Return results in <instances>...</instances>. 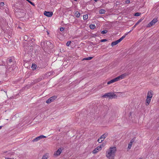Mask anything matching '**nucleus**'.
Here are the masks:
<instances>
[{"label":"nucleus","instance_id":"obj_15","mask_svg":"<svg viewBox=\"0 0 159 159\" xmlns=\"http://www.w3.org/2000/svg\"><path fill=\"white\" fill-rule=\"evenodd\" d=\"M42 77H40L39 78L35 79L34 80H33V82L32 81L31 83L35 84L37 83L40 82L42 80Z\"/></svg>","mask_w":159,"mask_h":159},{"label":"nucleus","instance_id":"obj_29","mask_svg":"<svg viewBox=\"0 0 159 159\" xmlns=\"http://www.w3.org/2000/svg\"><path fill=\"white\" fill-rule=\"evenodd\" d=\"M114 79L115 81V82L118 81L119 80H120V78L119 76H118V77L114 78Z\"/></svg>","mask_w":159,"mask_h":159},{"label":"nucleus","instance_id":"obj_33","mask_svg":"<svg viewBox=\"0 0 159 159\" xmlns=\"http://www.w3.org/2000/svg\"><path fill=\"white\" fill-rule=\"evenodd\" d=\"M101 139H100V138H99L98 140V141L99 143H101L103 141V139L101 140Z\"/></svg>","mask_w":159,"mask_h":159},{"label":"nucleus","instance_id":"obj_19","mask_svg":"<svg viewBox=\"0 0 159 159\" xmlns=\"http://www.w3.org/2000/svg\"><path fill=\"white\" fill-rule=\"evenodd\" d=\"M75 16L76 17L78 18L80 16V13L78 11H76L75 14Z\"/></svg>","mask_w":159,"mask_h":159},{"label":"nucleus","instance_id":"obj_30","mask_svg":"<svg viewBox=\"0 0 159 159\" xmlns=\"http://www.w3.org/2000/svg\"><path fill=\"white\" fill-rule=\"evenodd\" d=\"M141 14V13H140L136 12L134 14V16H140Z\"/></svg>","mask_w":159,"mask_h":159},{"label":"nucleus","instance_id":"obj_28","mask_svg":"<svg viewBox=\"0 0 159 159\" xmlns=\"http://www.w3.org/2000/svg\"><path fill=\"white\" fill-rule=\"evenodd\" d=\"M114 79L115 81V82L118 81L119 80H120V78L119 76H118V77L114 78Z\"/></svg>","mask_w":159,"mask_h":159},{"label":"nucleus","instance_id":"obj_16","mask_svg":"<svg viewBox=\"0 0 159 159\" xmlns=\"http://www.w3.org/2000/svg\"><path fill=\"white\" fill-rule=\"evenodd\" d=\"M108 135V134L107 133H105L100 137V139H103L104 140V139H105L107 137Z\"/></svg>","mask_w":159,"mask_h":159},{"label":"nucleus","instance_id":"obj_6","mask_svg":"<svg viewBox=\"0 0 159 159\" xmlns=\"http://www.w3.org/2000/svg\"><path fill=\"white\" fill-rule=\"evenodd\" d=\"M46 44L47 45V50H49L50 51L53 52L54 51L53 49L54 45L50 41H47Z\"/></svg>","mask_w":159,"mask_h":159},{"label":"nucleus","instance_id":"obj_34","mask_svg":"<svg viewBox=\"0 0 159 159\" xmlns=\"http://www.w3.org/2000/svg\"><path fill=\"white\" fill-rule=\"evenodd\" d=\"M4 3L3 2H1L0 3V7H2L4 6Z\"/></svg>","mask_w":159,"mask_h":159},{"label":"nucleus","instance_id":"obj_21","mask_svg":"<svg viewBox=\"0 0 159 159\" xmlns=\"http://www.w3.org/2000/svg\"><path fill=\"white\" fill-rule=\"evenodd\" d=\"M37 67V65L35 64H32V66H31V68L32 70H34L36 69Z\"/></svg>","mask_w":159,"mask_h":159},{"label":"nucleus","instance_id":"obj_45","mask_svg":"<svg viewBox=\"0 0 159 159\" xmlns=\"http://www.w3.org/2000/svg\"><path fill=\"white\" fill-rule=\"evenodd\" d=\"M12 153H11V152H10V153L9 152V153H8V154H10L11 155H12L13 154H12Z\"/></svg>","mask_w":159,"mask_h":159},{"label":"nucleus","instance_id":"obj_27","mask_svg":"<svg viewBox=\"0 0 159 159\" xmlns=\"http://www.w3.org/2000/svg\"><path fill=\"white\" fill-rule=\"evenodd\" d=\"M143 19V18H142L140 19H139L136 23V25H138L140 22H141L142 20Z\"/></svg>","mask_w":159,"mask_h":159},{"label":"nucleus","instance_id":"obj_13","mask_svg":"<svg viewBox=\"0 0 159 159\" xmlns=\"http://www.w3.org/2000/svg\"><path fill=\"white\" fill-rule=\"evenodd\" d=\"M41 46L43 49L47 50V45H46V42L45 43V41L43 40L41 42Z\"/></svg>","mask_w":159,"mask_h":159},{"label":"nucleus","instance_id":"obj_5","mask_svg":"<svg viewBox=\"0 0 159 159\" xmlns=\"http://www.w3.org/2000/svg\"><path fill=\"white\" fill-rule=\"evenodd\" d=\"M14 60L13 58L11 57L7 58L6 61V62L7 64V65L6 66L7 67L10 68L11 66L14 64V62L13 61Z\"/></svg>","mask_w":159,"mask_h":159},{"label":"nucleus","instance_id":"obj_1","mask_svg":"<svg viewBox=\"0 0 159 159\" xmlns=\"http://www.w3.org/2000/svg\"><path fill=\"white\" fill-rule=\"evenodd\" d=\"M116 151V147H110L106 152V157L109 159H114Z\"/></svg>","mask_w":159,"mask_h":159},{"label":"nucleus","instance_id":"obj_32","mask_svg":"<svg viewBox=\"0 0 159 159\" xmlns=\"http://www.w3.org/2000/svg\"><path fill=\"white\" fill-rule=\"evenodd\" d=\"M70 43H71L70 41H69L67 42L66 43V45L67 46V47L69 46L70 44Z\"/></svg>","mask_w":159,"mask_h":159},{"label":"nucleus","instance_id":"obj_46","mask_svg":"<svg viewBox=\"0 0 159 159\" xmlns=\"http://www.w3.org/2000/svg\"><path fill=\"white\" fill-rule=\"evenodd\" d=\"M3 127V126H0V129H1L2 127Z\"/></svg>","mask_w":159,"mask_h":159},{"label":"nucleus","instance_id":"obj_14","mask_svg":"<svg viewBox=\"0 0 159 159\" xmlns=\"http://www.w3.org/2000/svg\"><path fill=\"white\" fill-rule=\"evenodd\" d=\"M135 139L136 138L134 137L131 140L130 142L128 144V148H129V149H130L131 148L133 143L135 142Z\"/></svg>","mask_w":159,"mask_h":159},{"label":"nucleus","instance_id":"obj_50","mask_svg":"<svg viewBox=\"0 0 159 159\" xmlns=\"http://www.w3.org/2000/svg\"><path fill=\"white\" fill-rule=\"evenodd\" d=\"M129 114H130V115H131V112H130Z\"/></svg>","mask_w":159,"mask_h":159},{"label":"nucleus","instance_id":"obj_25","mask_svg":"<svg viewBox=\"0 0 159 159\" xmlns=\"http://www.w3.org/2000/svg\"><path fill=\"white\" fill-rule=\"evenodd\" d=\"M98 148H96L95 149H94L93 151V154H96V153H97V152H98Z\"/></svg>","mask_w":159,"mask_h":159},{"label":"nucleus","instance_id":"obj_26","mask_svg":"<svg viewBox=\"0 0 159 159\" xmlns=\"http://www.w3.org/2000/svg\"><path fill=\"white\" fill-rule=\"evenodd\" d=\"M83 19L84 20H85L88 18V15L87 14L84 15L83 16Z\"/></svg>","mask_w":159,"mask_h":159},{"label":"nucleus","instance_id":"obj_53","mask_svg":"<svg viewBox=\"0 0 159 159\" xmlns=\"http://www.w3.org/2000/svg\"><path fill=\"white\" fill-rule=\"evenodd\" d=\"M95 36H97V35H96L95 34Z\"/></svg>","mask_w":159,"mask_h":159},{"label":"nucleus","instance_id":"obj_7","mask_svg":"<svg viewBox=\"0 0 159 159\" xmlns=\"http://www.w3.org/2000/svg\"><path fill=\"white\" fill-rule=\"evenodd\" d=\"M127 35V34H125L122 36L120 39L117 40L113 41L111 43V45L112 47L114 45H116L120 42L124 38H125L126 36Z\"/></svg>","mask_w":159,"mask_h":159},{"label":"nucleus","instance_id":"obj_20","mask_svg":"<svg viewBox=\"0 0 159 159\" xmlns=\"http://www.w3.org/2000/svg\"><path fill=\"white\" fill-rule=\"evenodd\" d=\"M105 12H106L105 10L104 9H101V10H99V14H101L105 13Z\"/></svg>","mask_w":159,"mask_h":159},{"label":"nucleus","instance_id":"obj_24","mask_svg":"<svg viewBox=\"0 0 159 159\" xmlns=\"http://www.w3.org/2000/svg\"><path fill=\"white\" fill-rule=\"evenodd\" d=\"M89 27L91 29L93 30L96 27L94 25L91 24L89 25Z\"/></svg>","mask_w":159,"mask_h":159},{"label":"nucleus","instance_id":"obj_9","mask_svg":"<svg viewBox=\"0 0 159 159\" xmlns=\"http://www.w3.org/2000/svg\"><path fill=\"white\" fill-rule=\"evenodd\" d=\"M157 21V19L154 18L150 22L148 25L147 27H149L154 25Z\"/></svg>","mask_w":159,"mask_h":159},{"label":"nucleus","instance_id":"obj_54","mask_svg":"<svg viewBox=\"0 0 159 159\" xmlns=\"http://www.w3.org/2000/svg\"><path fill=\"white\" fill-rule=\"evenodd\" d=\"M47 33H48V34H49V33L48 32H47Z\"/></svg>","mask_w":159,"mask_h":159},{"label":"nucleus","instance_id":"obj_40","mask_svg":"<svg viewBox=\"0 0 159 159\" xmlns=\"http://www.w3.org/2000/svg\"><path fill=\"white\" fill-rule=\"evenodd\" d=\"M125 3L127 4H128L130 3V1L129 0H127L125 1Z\"/></svg>","mask_w":159,"mask_h":159},{"label":"nucleus","instance_id":"obj_48","mask_svg":"<svg viewBox=\"0 0 159 159\" xmlns=\"http://www.w3.org/2000/svg\"><path fill=\"white\" fill-rule=\"evenodd\" d=\"M94 1L95 2H97L98 0H94Z\"/></svg>","mask_w":159,"mask_h":159},{"label":"nucleus","instance_id":"obj_10","mask_svg":"<svg viewBox=\"0 0 159 159\" xmlns=\"http://www.w3.org/2000/svg\"><path fill=\"white\" fill-rule=\"evenodd\" d=\"M57 98V96H53L48 99L46 101L47 103H49L53 102L55 99Z\"/></svg>","mask_w":159,"mask_h":159},{"label":"nucleus","instance_id":"obj_22","mask_svg":"<svg viewBox=\"0 0 159 159\" xmlns=\"http://www.w3.org/2000/svg\"><path fill=\"white\" fill-rule=\"evenodd\" d=\"M115 82V81L114 79L111 80H110V81H109L108 82H107V84H111V83H113L114 82Z\"/></svg>","mask_w":159,"mask_h":159},{"label":"nucleus","instance_id":"obj_47","mask_svg":"<svg viewBox=\"0 0 159 159\" xmlns=\"http://www.w3.org/2000/svg\"><path fill=\"white\" fill-rule=\"evenodd\" d=\"M17 28H20V29H21V28L19 26H18V27H17Z\"/></svg>","mask_w":159,"mask_h":159},{"label":"nucleus","instance_id":"obj_4","mask_svg":"<svg viewBox=\"0 0 159 159\" xmlns=\"http://www.w3.org/2000/svg\"><path fill=\"white\" fill-rule=\"evenodd\" d=\"M26 11L24 10H20L19 11H16V14L17 16L19 18L24 17L25 15Z\"/></svg>","mask_w":159,"mask_h":159},{"label":"nucleus","instance_id":"obj_35","mask_svg":"<svg viewBox=\"0 0 159 159\" xmlns=\"http://www.w3.org/2000/svg\"><path fill=\"white\" fill-rule=\"evenodd\" d=\"M24 38V40L25 41H26L28 39V36L27 35L25 36Z\"/></svg>","mask_w":159,"mask_h":159},{"label":"nucleus","instance_id":"obj_52","mask_svg":"<svg viewBox=\"0 0 159 159\" xmlns=\"http://www.w3.org/2000/svg\"><path fill=\"white\" fill-rule=\"evenodd\" d=\"M75 1H77V0H74Z\"/></svg>","mask_w":159,"mask_h":159},{"label":"nucleus","instance_id":"obj_36","mask_svg":"<svg viewBox=\"0 0 159 159\" xmlns=\"http://www.w3.org/2000/svg\"><path fill=\"white\" fill-rule=\"evenodd\" d=\"M107 41V40L106 39H102L100 40V42H103L106 41Z\"/></svg>","mask_w":159,"mask_h":159},{"label":"nucleus","instance_id":"obj_44","mask_svg":"<svg viewBox=\"0 0 159 159\" xmlns=\"http://www.w3.org/2000/svg\"><path fill=\"white\" fill-rule=\"evenodd\" d=\"M26 48V49H27V48H29V47H28L27 46H25V48Z\"/></svg>","mask_w":159,"mask_h":159},{"label":"nucleus","instance_id":"obj_8","mask_svg":"<svg viewBox=\"0 0 159 159\" xmlns=\"http://www.w3.org/2000/svg\"><path fill=\"white\" fill-rule=\"evenodd\" d=\"M63 148H60L57 151L54 152L53 155L57 157L60 155L62 152Z\"/></svg>","mask_w":159,"mask_h":159},{"label":"nucleus","instance_id":"obj_3","mask_svg":"<svg viewBox=\"0 0 159 159\" xmlns=\"http://www.w3.org/2000/svg\"><path fill=\"white\" fill-rule=\"evenodd\" d=\"M117 96L114 93L110 92L105 94L103 96V98L107 97L109 99L116 98Z\"/></svg>","mask_w":159,"mask_h":159},{"label":"nucleus","instance_id":"obj_39","mask_svg":"<svg viewBox=\"0 0 159 159\" xmlns=\"http://www.w3.org/2000/svg\"><path fill=\"white\" fill-rule=\"evenodd\" d=\"M5 158L6 159H14V158L13 157H6Z\"/></svg>","mask_w":159,"mask_h":159},{"label":"nucleus","instance_id":"obj_17","mask_svg":"<svg viewBox=\"0 0 159 159\" xmlns=\"http://www.w3.org/2000/svg\"><path fill=\"white\" fill-rule=\"evenodd\" d=\"M128 75V74L127 73H125L124 74H123L119 76V77L120 78V79H122L124 78L126 76Z\"/></svg>","mask_w":159,"mask_h":159},{"label":"nucleus","instance_id":"obj_41","mask_svg":"<svg viewBox=\"0 0 159 159\" xmlns=\"http://www.w3.org/2000/svg\"><path fill=\"white\" fill-rule=\"evenodd\" d=\"M137 25H136V24L132 27V30L134 29Z\"/></svg>","mask_w":159,"mask_h":159},{"label":"nucleus","instance_id":"obj_49","mask_svg":"<svg viewBox=\"0 0 159 159\" xmlns=\"http://www.w3.org/2000/svg\"><path fill=\"white\" fill-rule=\"evenodd\" d=\"M157 140H159V137L157 138Z\"/></svg>","mask_w":159,"mask_h":159},{"label":"nucleus","instance_id":"obj_31","mask_svg":"<svg viewBox=\"0 0 159 159\" xmlns=\"http://www.w3.org/2000/svg\"><path fill=\"white\" fill-rule=\"evenodd\" d=\"M107 30H103L101 32V33L102 34H106L107 33Z\"/></svg>","mask_w":159,"mask_h":159},{"label":"nucleus","instance_id":"obj_42","mask_svg":"<svg viewBox=\"0 0 159 159\" xmlns=\"http://www.w3.org/2000/svg\"><path fill=\"white\" fill-rule=\"evenodd\" d=\"M90 44H91V45H94V44L92 42H90Z\"/></svg>","mask_w":159,"mask_h":159},{"label":"nucleus","instance_id":"obj_51","mask_svg":"<svg viewBox=\"0 0 159 159\" xmlns=\"http://www.w3.org/2000/svg\"><path fill=\"white\" fill-rule=\"evenodd\" d=\"M4 92H5L6 93H7V91H5Z\"/></svg>","mask_w":159,"mask_h":159},{"label":"nucleus","instance_id":"obj_43","mask_svg":"<svg viewBox=\"0 0 159 159\" xmlns=\"http://www.w3.org/2000/svg\"><path fill=\"white\" fill-rule=\"evenodd\" d=\"M132 30H131L129 32H128L126 33V34H128V33H129L130 32H131L132 30Z\"/></svg>","mask_w":159,"mask_h":159},{"label":"nucleus","instance_id":"obj_11","mask_svg":"<svg viewBox=\"0 0 159 159\" xmlns=\"http://www.w3.org/2000/svg\"><path fill=\"white\" fill-rule=\"evenodd\" d=\"M46 138V136H44L43 135H41L39 136H38L33 139L32 140V142H37L38 141V140H40L41 139L43 138Z\"/></svg>","mask_w":159,"mask_h":159},{"label":"nucleus","instance_id":"obj_18","mask_svg":"<svg viewBox=\"0 0 159 159\" xmlns=\"http://www.w3.org/2000/svg\"><path fill=\"white\" fill-rule=\"evenodd\" d=\"M48 157V153H46L43 155L41 159H47Z\"/></svg>","mask_w":159,"mask_h":159},{"label":"nucleus","instance_id":"obj_23","mask_svg":"<svg viewBox=\"0 0 159 159\" xmlns=\"http://www.w3.org/2000/svg\"><path fill=\"white\" fill-rule=\"evenodd\" d=\"M93 58V57H86L83 58V60H91Z\"/></svg>","mask_w":159,"mask_h":159},{"label":"nucleus","instance_id":"obj_12","mask_svg":"<svg viewBox=\"0 0 159 159\" xmlns=\"http://www.w3.org/2000/svg\"><path fill=\"white\" fill-rule=\"evenodd\" d=\"M44 15L47 17H51L53 15V12L52 11H45L44 12Z\"/></svg>","mask_w":159,"mask_h":159},{"label":"nucleus","instance_id":"obj_37","mask_svg":"<svg viewBox=\"0 0 159 159\" xmlns=\"http://www.w3.org/2000/svg\"><path fill=\"white\" fill-rule=\"evenodd\" d=\"M101 148H102L101 146H98L96 148H98V150H101Z\"/></svg>","mask_w":159,"mask_h":159},{"label":"nucleus","instance_id":"obj_2","mask_svg":"<svg viewBox=\"0 0 159 159\" xmlns=\"http://www.w3.org/2000/svg\"><path fill=\"white\" fill-rule=\"evenodd\" d=\"M153 91L152 90H150L148 93L146 101V106L148 105L150 103L151 98L153 94Z\"/></svg>","mask_w":159,"mask_h":159},{"label":"nucleus","instance_id":"obj_38","mask_svg":"<svg viewBox=\"0 0 159 159\" xmlns=\"http://www.w3.org/2000/svg\"><path fill=\"white\" fill-rule=\"evenodd\" d=\"M64 29V28L63 27H61L60 28V30L61 31H63Z\"/></svg>","mask_w":159,"mask_h":159}]
</instances>
